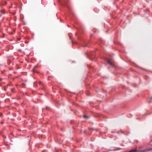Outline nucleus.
<instances>
[{
  "instance_id": "obj_4",
  "label": "nucleus",
  "mask_w": 152,
  "mask_h": 152,
  "mask_svg": "<svg viewBox=\"0 0 152 152\" xmlns=\"http://www.w3.org/2000/svg\"><path fill=\"white\" fill-rule=\"evenodd\" d=\"M83 117L84 118H88L89 117L87 116V115H84L83 116Z\"/></svg>"
},
{
  "instance_id": "obj_5",
  "label": "nucleus",
  "mask_w": 152,
  "mask_h": 152,
  "mask_svg": "<svg viewBox=\"0 0 152 152\" xmlns=\"http://www.w3.org/2000/svg\"><path fill=\"white\" fill-rule=\"evenodd\" d=\"M15 91V88H12L11 89V91L12 93H14Z\"/></svg>"
},
{
  "instance_id": "obj_7",
  "label": "nucleus",
  "mask_w": 152,
  "mask_h": 152,
  "mask_svg": "<svg viewBox=\"0 0 152 152\" xmlns=\"http://www.w3.org/2000/svg\"><path fill=\"white\" fill-rule=\"evenodd\" d=\"M36 67V66H35V67H34L33 69V72H35V68Z\"/></svg>"
},
{
  "instance_id": "obj_8",
  "label": "nucleus",
  "mask_w": 152,
  "mask_h": 152,
  "mask_svg": "<svg viewBox=\"0 0 152 152\" xmlns=\"http://www.w3.org/2000/svg\"><path fill=\"white\" fill-rule=\"evenodd\" d=\"M91 130L93 131H94L95 130L93 128L91 129Z\"/></svg>"
},
{
  "instance_id": "obj_6",
  "label": "nucleus",
  "mask_w": 152,
  "mask_h": 152,
  "mask_svg": "<svg viewBox=\"0 0 152 152\" xmlns=\"http://www.w3.org/2000/svg\"><path fill=\"white\" fill-rule=\"evenodd\" d=\"M39 84L42 86H43V84L41 82H39Z\"/></svg>"
},
{
  "instance_id": "obj_2",
  "label": "nucleus",
  "mask_w": 152,
  "mask_h": 152,
  "mask_svg": "<svg viewBox=\"0 0 152 152\" xmlns=\"http://www.w3.org/2000/svg\"><path fill=\"white\" fill-rule=\"evenodd\" d=\"M150 150V149L149 148H148L143 150H138V152H147Z\"/></svg>"
},
{
  "instance_id": "obj_9",
  "label": "nucleus",
  "mask_w": 152,
  "mask_h": 152,
  "mask_svg": "<svg viewBox=\"0 0 152 152\" xmlns=\"http://www.w3.org/2000/svg\"><path fill=\"white\" fill-rule=\"evenodd\" d=\"M151 145V146H152V144Z\"/></svg>"
},
{
  "instance_id": "obj_1",
  "label": "nucleus",
  "mask_w": 152,
  "mask_h": 152,
  "mask_svg": "<svg viewBox=\"0 0 152 152\" xmlns=\"http://www.w3.org/2000/svg\"><path fill=\"white\" fill-rule=\"evenodd\" d=\"M107 63L110 65L112 66H114V64L109 59H107Z\"/></svg>"
},
{
  "instance_id": "obj_3",
  "label": "nucleus",
  "mask_w": 152,
  "mask_h": 152,
  "mask_svg": "<svg viewBox=\"0 0 152 152\" xmlns=\"http://www.w3.org/2000/svg\"><path fill=\"white\" fill-rule=\"evenodd\" d=\"M152 101V97H151L149 99V100L148 102V103H150Z\"/></svg>"
}]
</instances>
